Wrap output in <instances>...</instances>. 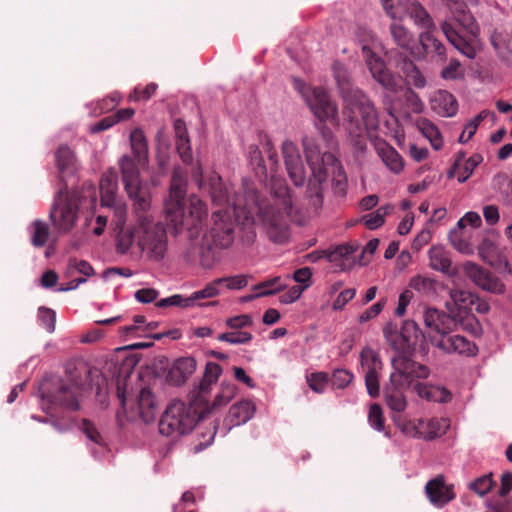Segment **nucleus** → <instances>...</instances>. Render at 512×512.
Masks as SVG:
<instances>
[{"label":"nucleus","instance_id":"nucleus-1","mask_svg":"<svg viewBox=\"0 0 512 512\" xmlns=\"http://www.w3.org/2000/svg\"><path fill=\"white\" fill-rule=\"evenodd\" d=\"M212 201L219 208L213 212V227L210 236L214 245L227 248L233 242L234 224L250 228L254 224H263L268 237L275 243H283L288 238L287 220L301 223L292 209L289 189L284 181L273 179L271 183L272 200L269 208H263L254 188L245 182L244 194L230 197L231 185L223 184L220 177L210 180Z\"/></svg>","mask_w":512,"mask_h":512},{"label":"nucleus","instance_id":"nucleus-2","mask_svg":"<svg viewBox=\"0 0 512 512\" xmlns=\"http://www.w3.org/2000/svg\"><path fill=\"white\" fill-rule=\"evenodd\" d=\"M121 173L124 188L133 201V212L128 223L123 208L118 209L116 226L112 229L116 251L127 254L136 246L147 258L159 261L166 254L168 237L164 226L153 217L149 187L139 181L137 170L127 157L121 161Z\"/></svg>","mask_w":512,"mask_h":512},{"label":"nucleus","instance_id":"nucleus-3","mask_svg":"<svg viewBox=\"0 0 512 512\" xmlns=\"http://www.w3.org/2000/svg\"><path fill=\"white\" fill-rule=\"evenodd\" d=\"M334 77L344 99V125L351 140L362 148L366 135L372 136L379 127V116L368 97L360 90L354 89L350 75L343 64L335 63Z\"/></svg>","mask_w":512,"mask_h":512},{"label":"nucleus","instance_id":"nucleus-4","mask_svg":"<svg viewBox=\"0 0 512 512\" xmlns=\"http://www.w3.org/2000/svg\"><path fill=\"white\" fill-rule=\"evenodd\" d=\"M302 143L311 172L308 182V193L309 197L313 199V205L317 207L321 203L322 184L329 175L332 176L333 183L341 193L345 191L347 179L342 166L335 156L328 151L322 152L315 139L305 136L302 139Z\"/></svg>","mask_w":512,"mask_h":512},{"label":"nucleus","instance_id":"nucleus-5","mask_svg":"<svg viewBox=\"0 0 512 512\" xmlns=\"http://www.w3.org/2000/svg\"><path fill=\"white\" fill-rule=\"evenodd\" d=\"M425 327L424 337L434 347L446 354L457 353L474 356L477 347L464 336L451 335L454 331V319L447 311L426 308L422 315Z\"/></svg>","mask_w":512,"mask_h":512},{"label":"nucleus","instance_id":"nucleus-6","mask_svg":"<svg viewBox=\"0 0 512 512\" xmlns=\"http://www.w3.org/2000/svg\"><path fill=\"white\" fill-rule=\"evenodd\" d=\"M186 179L180 169H175L169 196L165 201L167 219L175 229L186 226L189 229L197 228L206 219L208 211L205 204L197 196L192 195L185 201Z\"/></svg>","mask_w":512,"mask_h":512},{"label":"nucleus","instance_id":"nucleus-7","mask_svg":"<svg viewBox=\"0 0 512 512\" xmlns=\"http://www.w3.org/2000/svg\"><path fill=\"white\" fill-rule=\"evenodd\" d=\"M392 367L389 383L384 388V398L387 406L393 411L392 415H401L400 413L407 407L403 391L415 380L427 378L430 371L425 365L418 364L402 354L392 358Z\"/></svg>","mask_w":512,"mask_h":512},{"label":"nucleus","instance_id":"nucleus-8","mask_svg":"<svg viewBox=\"0 0 512 512\" xmlns=\"http://www.w3.org/2000/svg\"><path fill=\"white\" fill-rule=\"evenodd\" d=\"M386 14L392 20L391 34L395 43L410 51L414 43V37L401 22L406 16H409L416 25L430 29L434 28V23L427 11L416 0H380Z\"/></svg>","mask_w":512,"mask_h":512},{"label":"nucleus","instance_id":"nucleus-9","mask_svg":"<svg viewBox=\"0 0 512 512\" xmlns=\"http://www.w3.org/2000/svg\"><path fill=\"white\" fill-rule=\"evenodd\" d=\"M446 2L459 29H456L451 22L444 21L441 24L444 35L460 53L468 58H474L476 51L473 43L478 33L475 19L462 0H446Z\"/></svg>","mask_w":512,"mask_h":512},{"label":"nucleus","instance_id":"nucleus-10","mask_svg":"<svg viewBox=\"0 0 512 512\" xmlns=\"http://www.w3.org/2000/svg\"><path fill=\"white\" fill-rule=\"evenodd\" d=\"M117 395L121 402V408L117 412L120 422L123 418L127 421L141 420L144 423L153 422L159 412L154 395L148 389H142L137 397L136 406L129 405L126 398V386L122 380L117 382Z\"/></svg>","mask_w":512,"mask_h":512},{"label":"nucleus","instance_id":"nucleus-11","mask_svg":"<svg viewBox=\"0 0 512 512\" xmlns=\"http://www.w3.org/2000/svg\"><path fill=\"white\" fill-rule=\"evenodd\" d=\"M391 419L406 437L427 441L444 435L450 427L446 418L410 419L404 415H391Z\"/></svg>","mask_w":512,"mask_h":512},{"label":"nucleus","instance_id":"nucleus-12","mask_svg":"<svg viewBox=\"0 0 512 512\" xmlns=\"http://www.w3.org/2000/svg\"><path fill=\"white\" fill-rule=\"evenodd\" d=\"M196 424V417L184 402L173 400L164 411L159 432L167 437H177L191 432Z\"/></svg>","mask_w":512,"mask_h":512},{"label":"nucleus","instance_id":"nucleus-13","mask_svg":"<svg viewBox=\"0 0 512 512\" xmlns=\"http://www.w3.org/2000/svg\"><path fill=\"white\" fill-rule=\"evenodd\" d=\"M79 197L76 192L60 191L50 211V218L59 233H68L78 218Z\"/></svg>","mask_w":512,"mask_h":512},{"label":"nucleus","instance_id":"nucleus-14","mask_svg":"<svg viewBox=\"0 0 512 512\" xmlns=\"http://www.w3.org/2000/svg\"><path fill=\"white\" fill-rule=\"evenodd\" d=\"M297 89L303 95L314 116L321 122L338 124V109L325 90L310 89L299 80H295Z\"/></svg>","mask_w":512,"mask_h":512},{"label":"nucleus","instance_id":"nucleus-15","mask_svg":"<svg viewBox=\"0 0 512 512\" xmlns=\"http://www.w3.org/2000/svg\"><path fill=\"white\" fill-rule=\"evenodd\" d=\"M478 255L488 265L510 274L512 272L506 248L497 243V236L493 233H487L478 245Z\"/></svg>","mask_w":512,"mask_h":512},{"label":"nucleus","instance_id":"nucleus-16","mask_svg":"<svg viewBox=\"0 0 512 512\" xmlns=\"http://www.w3.org/2000/svg\"><path fill=\"white\" fill-rule=\"evenodd\" d=\"M100 195L102 206L108 207L112 211L111 227L116 226V218L118 209L123 208L124 219L127 218V206L125 202L117 197L118 177L114 170H110L103 174L100 183Z\"/></svg>","mask_w":512,"mask_h":512},{"label":"nucleus","instance_id":"nucleus-17","mask_svg":"<svg viewBox=\"0 0 512 512\" xmlns=\"http://www.w3.org/2000/svg\"><path fill=\"white\" fill-rule=\"evenodd\" d=\"M360 362L368 394L371 397L379 396V375L382 370L379 355L373 349L366 347L361 351Z\"/></svg>","mask_w":512,"mask_h":512},{"label":"nucleus","instance_id":"nucleus-18","mask_svg":"<svg viewBox=\"0 0 512 512\" xmlns=\"http://www.w3.org/2000/svg\"><path fill=\"white\" fill-rule=\"evenodd\" d=\"M362 52L372 76L388 91H398L402 85L401 78L390 74L384 62L376 56L370 46L363 45Z\"/></svg>","mask_w":512,"mask_h":512},{"label":"nucleus","instance_id":"nucleus-19","mask_svg":"<svg viewBox=\"0 0 512 512\" xmlns=\"http://www.w3.org/2000/svg\"><path fill=\"white\" fill-rule=\"evenodd\" d=\"M462 269L466 277L482 290L495 294L504 293L505 285L502 281L480 265L466 261L463 263Z\"/></svg>","mask_w":512,"mask_h":512},{"label":"nucleus","instance_id":"nucleus-20","mask_svg":"<svg viewBox=\"0 0 512 512\" xmlns=\"http://www.w3.org/2000/svg\"><path fill=\"white\" fill-rule=\"evenodd\" d=\"M282 154L288 175L294 185H303L307 179V172L296 144L290 140L284 141L282 144Z\"/></svg>","mask_w":512,"mask_h":512},{"label":"nucleus","instance_id":"nucleus-21","mask_svg":"<svg viewBox=\"0 0 512 512\" xmlns=\"http://www.w3.org/2000/svg\"><path fill=\"white\" fill-rule=\"evenodd\" d=\"M425 494L429 502L437 508L445 507L456 497L454 485L447 484L443 475H438L426 483Z\"/></svg>","mask_w":512,"mask_h":512},{"label":"nucleus","instance_id":"nucleus-22","mask_svg":"<svg viewBox=\"0 0 512 512\" xmlns=\"http://www.w3.org/2000/svg\"><path fill=\"white\" fill-rule=\"evenodd\" d=\"M475 300L476 294L461 288H452L449 291V299L446 301L445 307L452 319H459L471 312Z\"/></svg>","mask_w":512,"mask_h":512},{"label":"nucleus","instance_id":"nucleus-23","mask_svg":"<svg viewBox=\"0 0 512 512\" xmlns=\"http://www.w3.org/2000/svg\"><path fill=\"white\" fill-rule=\"evenodd\" d=\"M256 405L251 400H241L233 404L225 418L228 430L247 423L254 415Z\"/></svg>","mask_w":512,"mask_h":512},{"label":"nucleus","instance_id":"nucleus-24","mask_svg":"<svg viewBox=\"0 0 512 512\" xmlns=\"http://www.w3.org/2000/svg\"><path fill=\"white\" fill-rule=\"evenodd\" d=\"M130 145H131V150L135 157V160L131 159L129 156H122L119 161V165L121 166L122 159L127 157L128 159H130L133 162V164L137 170V173L139 174L138 166H143L148 161V145H147L145 135L141 129L136 128L131 132ZM138 179H140L139 176H138ZM139 181L141 182V180H139Z\"/></svg>","mask_w":512,"mask_h":512},{"label":"nucleus","instance_id":"nucleus-25","mask_svg":"<svg viewBox=\"0 0 512 512\" xmlns=\"http://www.w3.org/2000/svg\"><path fill=\"white\" fill-rule=\"evenodd\" d=\"M376 151L383 164L394 174H399L404 169V161L394 147L385 141L376 143Z\"/></svg>","mask_w":512,"mask_h":512},{"label":"nucleus","instance_id":"nucleus-26","mask_svg":"<svg viewBox=\"0 0 512 512\" xmlns=\"http://www.w3.org/2000/svg\"><path fill=\"white\" fill-rule=\"evenodd\" d=\"M431 108L440 116L452 117L458 111V104L450 92L439 90L431 98Z\"/></svg>","mask_w":512,"mask_h":512},{"label":"nucleus","instance_id":"nucleus-27","mask_svg":"<svg viewBox=\"0 0 512 512\" xmlns=\"http://www.w3.org/2000/svg\"><path fill=\"white\" fill-rule=\"evenodd\" d=\"M482 157L480 155H473L469 159L465 160L464 155L460 154L452 168L448 171V177L452 178L457 176L458 182H465L473 173L476 166L481 162Z\"/></svg>","mask_w":512,"mask_h":512},{"label":"nucleus","instance_id":"nucleus-28","mask_svg":"<svg viewBox=\"0 0 512 512\" xmlns=\"http://www.w3.org/2000/svg\"><path fill=\"white\" fill-rule=\"evenodd\" d=\"M185 258L190 263H199L203 268H210L214 264V258L211 256V250L205 247L199 241L189 243Z\"/></svg>","mask_w":512,"mask_h":512},{"label":"nucleus","instance_id":"nucleus-29","mask_svg":"<svg viewBox=\"0 0 512 512\" xmlns=\"http://www.w3.org/2000/svg\"><path fill=\"white\" fill-rule=\"evenodd\" d=\"M429 267L435 271L447 274L450 271L452 260L450 253L440 245L432 246L428 251Z\"/></svg>","mask_w":512,"mask_h":512},{"label":"nucleus","instance_id":"nucleus-30","mask_svg":"<svg viewBox=\"0 0 512 512\" xmlns=\"http://www.w3.org/2000/svg\"><path fill=\"white\" fill-rule=\"evenodd\" d=\"M415 389L419 397L428 401L445 403L452 398L451 392L441 386L416 384Z\"/></svg>","mask_w":512,"mask_h":512},{"label":"nucleus","instance_id":"nucleus-31","mask_svg":"<svg viewBox=\"0 0 512 512\" xmlns=\"http://www.w3.org/2000/svg\"><path fill=\"white\" fill-rule=\"evenodd\" d=\"M56 164L61 178L72 175L76 171V159L73 152L66 146L57 150Z\"/></svg>","mask_w":512,"mask_h":512},{"label":"nucleus","instance_id":"nucleus-32","mask_svg":"<svg viewBox=\"0 0 512 512\" xmlns=\"http://www.w3.org/2000/svg\"><path fill=\"white\" fill-rule=\"evenodd\" d=\"M417 128L420 133L430 142L435 150H439L443 146V139L438 127L428 119H419Z\"/></svg>","mask_w":512,"mask_h":512},{"label":"nucleus","instance_id":"nucleus-33","mask_svg":"<svg viewBox=\"0 0 512 512\" xmlns=\"http://www.w3.org/2000/svg\"><path fill=\"white\" fill-rule=\"evenodd\" d=\"M409 286L423 296H434L437 294L438 282L425 275H415L409 281Z\"/></svg>","mask_w":512,"mask_h":512},{"label":"nucleus","instance_id":"nucleus-34","mask_svg":"<svg viewBox=\"0 0 512 512\" xmlns=\"http://www.w3.org/2000/svg\"><path fill=\"white\" fill-rule=\"evenodd\" d=\"M79 388L76 385L62 387L57 394V402L68 410H78L80 405L78 401Z\"/></svg>","mask_w":512,"mask_h":512},{"label":"nucleus","instance_id":"nucleus-35","mask_svg":"<svg viewBox=\"0 0 512 512\" xmlns=\"http://www.w3.org/2000/svg\"><path fill=\"white\" fill-rule=\"evenodd\" d=\"M32 245L35 247H43L49 237L48 225L41 221L35 220L29 226Z\"/></svg>","mask_w":512,"mask_h":512},{"label":"nucleus","instance_id":"nucleus-36","mask_svg":"<svg viewBox=\"0 0 512 512\" xmlns=\"http://www.w3.org/2000/svg\"><path fill=\"white\" fill-rule=\"evenodd\" d=\"M220 281L214 280L208 283L203 289L193 292L190 296L193 302V307H201L203 304L201 300L210 299L220 295Z\"/></svg>","mask_w":512,"mask_h":512},{"label":"nucleus","instance_id":"nucleus-37","mask_svg":"<svg viewBox=\"0 0 512 512\" xmlns=\"http://www.w3.org/2000/svg\"><path fill=\"white\" fill-rule=\"evenodd\" d=\"M392 210H393L392 205H385V206L378 208L376 211L365 215L362 218V220L368 229L374 230L384 224L385 217L387 215H389L392 212Z\"/></svg>","mask_w":512,"mask_h":512},{"label":"nucleus","instance_id":"nucleus-38","mask_svg":"<svg viewBox=\"0 0 512 512\" xmlns=\"http://www.w3.org/2000/svg\"><path fill=\"white\" fill-rule=\"evenodd\" d=\"M368 423L374 430L378 432H384V435L387 438L391 437L390 433L384 430L385 418L383 409L379 404H372L370 406L368 411Z\"/></svg>","mask_w":512,"mask_h":512},{"label":"nucleus","instance_id":"nucleus-39","mask_svg":"<svg viewBox=\"0 0 512 512\" xmlns=\"http://www.w3.org/2000/svg\"><path fill=\"white\" fill-rule=\"evenodd\" d=\"M458 324L462 329L474 336H480L482 334V326L478 319L470 312L459 319H454V326Z\"/></svg>","mask_w":512,"mask_h":512},{"label":"nucleus","instance_id":"nucleus-40","mask_svg":"<svg viewBox=\"0 0 512 512\" xmlns=\"http://www.w3.org/2000/svg\"><path fill=\"white\" fill-rule=\"evenodd\" d=\"M491 44L493 45L498 55L502 58H508L512 53V47L508 36L501 32L495 31L491 35Z\"/></svg>","mask_w":512,"mask_h":512},{"label":"nucleus","instance_id":"nucleus-41","mask_svg":"<svg viewBox=\"0 0 512 512\" xmlns=\"http://www.w3.org/2000/svg\"><path fill=\"white\" fill-rule=\"evenodd\" d=\"M237 388L230 382L223 381L220 386V390L215 396L213 401V407H220L226 405L236 395Z\"/></svg>","mask_w":512,"mask_h":512},{"label":"nucleus","instance_id":"nucleus-42","mask_svg":"<svg viewBox=\"0 0 512 512\" xmlns=\"http://www.w3.org/2000/svg\"><path fill=\"white\" fill-rule=\"evenodd\" d=\"M285 288V284L281 282L280 277H275L273 279L264 281L257 286H255V290H259L253 297H262L274 294Z\"/></svg>","mask_w":512,"mask_h":512},{"label":"nucleus","instance_id":"nucleus-43","mask_svg":"<svg viewBox=\"0 0 512 512\" xmlns=\"http://www.w3.org/2000/svg\"><path fill=\"white\" fill-rule=\"evenodd\" d=\"M251 333L246 331H233L218 335L217 339L221 342H227L233 345L246 344L252 340Z\"/></svg>","mask_w":512,"mask_h":512},{"label":"nucleus","instance_id":"nucleus-44","mask_svg":"<svg viewBox=\"0 0 512 512\" xmlns=\"http://www.w3.org/2000/svg\"><path fill=\"white\" fill-rule=\"evenodd\" d=\"M196 370V362L193 358L184 357L178 359L172 369V373H178L182 379L192 375Z\"/></svg>","mask_w":512,"mask_h":512},{"label":"nucleus","instance_id":"nucleus-45","mask_svg":"<svg viewBox=\"0 0 512 512\" xmlns=\"http://www.w3.org/2000/svg\"><path fill=\"white\" fill-rule=\"evenodd\" d=\"M423 49L427 52H435L438 55L444 54V46L436 39L431 32L427 31L420 35L419 38Z\"/></svg>","mask_w":512,"mask_h":512},{"label":"nucleus","instance_id":"nucleus-46","mask_svg":"<svg viewBox=\"0 0 512 512\" xmlns=\"http://www.w3.org/2000/svg\"><path fill=\"white\" fill-rule=\"evenodd\" d=\"M158 307L176 306L180 308H192L193 302L191 296H183L181 294H174L170 297L163 298L157 303Z\"/></svg>","mask_w":512,"mask_h":512},{"label":"nucleus","instance_id":"nucleus-47","mask_svg":"<svg viewBox=\"0 0 512 512\" xmlns=\"http://www.w3.org/2000/svg\"><path fill=\"white\" fill-rule=\"evenodd\" d=\"M493 486L491 475H483L474 481L470 482L468 487L479 496L487 494Z\"/></svg>","mask_w":512,"mask_h":512},{"label":"nucleus","instance_id":"nucleus-48","mask_svg":"<svg viewBox=\"0 0 512 512\" xmlns=\"http://www.w3.org/2000/svg\"><path fill=\"white\" fill-rule=\"evenodd\" d=\"M120 99L121 97L119 93L115 92L111 94L109 97L104 98L101 102L96 103L92 114L97 116L114 109L118 105Z\"/></svg>","mask_w":512,"mask_h":512},{"label":"nucleus","instance_id":"nucleus-49","mask_svg":"<svg viewBox=\"0 0 512 512\" xmlns=\"http://www.w3.org/2000/svg\"><path fill=\"white\" fill-rule=\"evenodd\" d=\"M464 70L461 63L456 59H451L449 64L441 71V77L445 80H456L462 78Z\"/></svg>","mask_w":512,"mask_h":512},{"label":"nucleus","instance_id":"nucleus-50","mask_svg":"<svg viewBox=\"0 0 512 512\" xmlns=\"http://www.w3.org/2000/svg\"><path fill=\"white\" fill-rule=\"evenodd\" d=\"M307 382L309 387L317 392L322 393L325 391L328 384V375L323 372L312 373L307 376Z\"/></svg>","mask_w":512,"mask_h":512},{"label":"nucleus","instance_id":"nucleus-51","mask_svg":"<svg viewBox=\"0 0 512 512\" xmlns=\"http://www.w3.org/2000/svg\"><path fill=\"white\" fill-rule=\"evenodd\" d=\"M38 318L41 325L50 333L55 330L56 313L49 308H39Z\"/></svg>","mask_w":512,"mask_h":512},{"label":"nucleus","instance_id":"nucleus-52","mask_svg":"<svg viewBox=\"0 0 512 512\" xmlns=\"http://www.w3.org/2000/svg\"><path fill=\"white\" fill-rule=\"evenodd\" d=\"M450 241L453 247L462 254L471 255L474 253V248L470 242L463 239L458 231L450 233Z\"/></svg>","mask_w":512,"mask_h":512},{"label":"nucleus","instance_id":"nucleus-53","mask_svg":"<svg viewBox=\"0 0 512 512\" xmlns=\"http://www.w3.org/2000/svg\"><path fill=\"white\" fill-rule=\"evenodd\" d=\"M406 78L409 83H412L417 88H423L426 86L425 77L420 72V70L411 62L407 64Z\"/></svg>","mask_w":512,"mask_h":512},{"label":"nucleus","instance_id":"nucleus-54","mask_svg":"<svg viewBox=\"0 0 512 512\" xmlns=\"http://www.w3.org/2000/svg\"><path fill=\"white\" fill-rule=\"evenodd\" d=\"M217 281H220V287L225 285L229 290H240L248 284L247 278L244 275L218 278Z\"/></svg>","mask_w":512,"mask_h":512},{"label":"nucleus","instance_id":"nucleus-55","mask_svg":"<svg viewBox=\"0 0 512 512\" xmlns=\"http://www.w3.org/2000/svg\"><path fill=\"white\" fill-rule=\"evenodd\" d=\"M157 89V85L154 83L148 84L145 88L140 89L139 87H135L133 92H131L128 96L129 101H147L150 97L155 93Z\"/></svg>","mask_w":512,"mask_h":512},{"label":"nucleus","instance_id":"nucleus-56","mask_svg":"<svg viewBox=\"0 0 512 512\" xmlns=\"http://www.w3.org/2000/svg\"><path fill=\"white\" fill-rule=\"evenodd\" d=\"M353 379V375L345 369H337L332 376V383L337 388L346 387Z\"/></svg>","mask_w":512,"mask_h":512},{"label":"nucleus","instance_id":"nucleus-57","mask_svg":"<svg viewBox=\"0 0 512 512\" xmlns=\"http://www.w3.org/2000/svg\"><path fill=\"white\" fill-rule=\"evenodd\" d=\"M355 295L356 289L354 288L343 290L334 300L332 308L335 311L342 310L345 307V305L354 298Z\"/></svg>","mask_w":512,"mask_h":512},{"label":"nucleus","instance_id":"nucleus-58","mask_svg":"<svg viewBox=\"0 0 512 512\" xmlns=\"http://www.w3.org/2000/svg\"><path fill=\"white\" fill-rule=\"evenodd\" d=\"M226 325L231 329L239 331V329L251 326L252 318L247 314L231 317L226 320Z\"/></svg>","mask_w":512,"mask_h":512},{"label":"nucleus","instance_id":"nucleus-59","mask_svg":"<svg viewBox=\"0 0 512 512\" xmlns=\"http://www.w3.org/2000/svg\"><path fill=\"white\" fill-rule=\"evenodd\" d=\"M481 223H482V220H481L480 215L476 212L470 211V212H467L462 218H460V220L457 223V226L461 229L466 226L478 228V227H480Z\"/></svg>","mask_w":512,"mask_h":512},{"label":"nucleus","instance_id":"nucleus-60","mask_svg":"<svg viewBox=\"0 0 512 512\" xmlns=\"http://www.w3.org/2000/svg\"><path fill=\"white\" fill-rule=\"evenodd\" d=\"M385 303L378 301L359 316V322L365 323L378 316L384 308Z\"/></svg>","mask_w":512,"mask_h":512},{"label":"nucleus","instance_id":"nucleus-61","mask_svg":"<svg viewBox=\"0 0 512 512\" xmlns=\"http://www.w3.org/2000/svg\"><path fill=\"white\" fill-rule=\"evenodd\" d=\"M311 277L312 271L308 267L300 268L293 274V279L296 282L303 284L302 287H305V290L311 285Z\"/></svg>","mask_w":512,"mask_h":512},{"label":"nucleus","instance_id":"nucleus-62","mask_svg":"<svg viewBox=\"0 0 512 512\" xmlns=\"http://www.w3.org/2000/svg\"><path fill=\"white\" fill-rule=\"evenodd\" d=\"M222 373V368L219 364L217 363H214V362H209L207 363L206 365V368H205V381L209 382V383H213V382H216L217 379L219 378V376L221 375Z\"/></svg>","mask_w":512,"mask_h":512},{"label":"nucleus","instance_id":"nucleus-63","mask_svg":"<svg viewBox=\"0 0 512 512\" xmlns=\"http://www.w3.org/2000/svg\"><path fill=\"white\" fill-rule=\"evenodd\" d=\"M305 291V287L293 286L280 298V301L284 304H290L298 300L302 293Z\"/></svg>","mask_w":512,"mask_h":512},{"label":"nucleus","instance_id":"nucleus-64","mask_svg":"<svg viewBox=\"0 0 512 512\" xmlns=\"http://www.w3.org/2000/svg\"><path fill=\"white\" fill-rule=\"evenodd\" d=\"M177 151L184 162H190L192 159L189 138H182L176 142Z\"/></svg>","mask_w":512,"mask_h":512}]
</instances>
